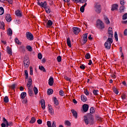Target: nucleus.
Here are the masks:
<instances>
[{"instance_id":"nucleus-40","label":"nucleus","mask_w":127,"mask_h":127,"mask_svg":"<svg viewBox=\"0 0 127 127\" xmlns=\"http://www.w3.org/2000/svg\"><path fill=\"white\" fill-rule=\"evenodd\" d=\"M15 42L17 44H18V45H20L21 44V43H19V40H18L17 38H15Z\"/></svg>"},{"instance_id":"nucleus-19","label":"nucleus","mask_w":127,"mask_h":127,"mask_svg":"<svg viewBox=\"0 0 127 127\" xmlns=\"http://www.w3.org/2000/svg\"><path fill=\"white\" fill-rule=\"evenodd\" d=\"M44 8L45 9L46 12L47 13H50V8L47 5L44 6Z\"/></svg>"},{"instance_id":"nucleus-2","label":"nucleus","mask_w":127,"mask_h":127,"mask_svg":"<svg viewBox=\"0 0 127 127\" xmlns=\"http://www.w3.org/2000/svg\"><path fill=\"white\" fill-rule=\"evenodd\" d=\"M113 38H108L104 44L106 49H108V50L111 49V44L113 43Z\"/></svg>"},{"instance_id":"nucleus-54","label":"nucleus","mask_w":127,"mask_h":127,"mask_svg":"<svg viewBox=\"0 0 127 127\" xmlns=\"http://www.w3.org/2000/svg\"><path fill=\"white\" fill-rule=\"evenodd\" d=\"M84 93L86 96H89V95L90 94V93L89 92V91H88L87 89H85V90H84Z\"/></svg>"},{"instance_id":"nucleus-45","label":"nucleus","mask_w":127,"mask_h":127,"mask_svg":"<svg viewBox=\"0 0 127 127\" xmlns=\"http://www.w3.org/2000/svg\"><path fill=\"white\" fill-rule=\"evenodd\" d=\"M24 73H25V76H26L25 79H28V72L27 71V70H25L24 71Z\"/></svg>"},{"instance_id":"nucleus-48","label":"nucleus","mask_w":127,"mask_h":127,"mask_svg":"<svg viewBox=\"0 0 127 127\" xmlns=\"http://www.w3.org/2000/svg\"><path fill=\"white\" fill-rule=\"evenodd\" d=\"M122 19H123V20H126V19H127V13L123 15Z\"/></svg>"},{"instance_id":"nucleus-49","label":"nucleus","mask_w":127,"mask_h":127,"mask_svg":"<svg viewBox=\"0 0 127 127\" xmlns=\"http://www.w3.org/2000/svg\"><path fill=\"white\" fill-rule=\"evenodd\" d=\"M65 125L68 126V127H70V126H71V123H70L69 121H65Z\"/></svg>"},{"instance_id":"nucleus-41","label":"nucleus","mask_w":127,"mask_h":127,"mask_svg":"<svg viewBox=\"0 0 127 127\" xmlns=\"http://www.w3.org/2000/svg\"><path fill=\"white\" fill-rule=\"evenodd\" d=\"M20 49L22 52H25V47H24V46H21Z\"/></svg>"},{"instance_id":"nucleus-55","label":"nucleus","mask_w":127,"mask_h":127,"mask_svg":"<svg viewBox=\"0 0 127 127\" xmlns=\"http://www.w3.org/2000/svg\"><path fill=\"white\" fill-rule=\"evenodd\" d=\"M52 124H51V122H50V121L47 122V126L48 127H52Z\"/></svg>"},{"instance_id":"nucleus-53","label":"nucleus","mask_w":127,"mask_h":127,"mask_svg":"<svg viewBox=\"0 0 127 127\" xmlns=\"http://www.w3.org/2000/svg\"><path fill=\"white\" fill-rule=\"evenodd\" d=\"M121 98L123 100H126V98H127V95L125 94H122V95L121 96Z\"/></svg>"},{"instance_id":"nucleus-52","label":"nucleus","mask_w":127,"mask_h":127,"mask_svg":"<svg viewBox=\"0 0 127 127\" xmlns=\"http://www.w3.org/2000/svg\"><path fill=\"white\" fill-rule=\"evenodd\" d=\"M90 54L87 53L85 55V59H90Z\"/></svg>"},{"instance_id":"nucleus-5","label":"nucleus","mask_w":127,"mask_h":127,"mask_svg":"<svg viewBox=\"0 0 127 127\" xmlns=\"http://www.w3.org/2000/svg\"><path fill=\"white\" fill-rule=\"evenodd\" d=\"M23 64H24V67H25V68H28V67L29 66L30 63H29V59L27 57H26L24 58Z\"/></svg>"},{"instance_id":"nucleus-9","label":"nucleus","mask_w":127,"mask_h":127,"mask_svg":"<svg viewBox=\"0 0 127 127\" xmlns=\"http://www.w3.org/2000/svg\"><path fill=\"white\" fill-rule=\"evenodd\" d=\"M72 31L75 35H77V34H78L79 32H80V28L78 27H73Z\"/></svg>"},{"instance_id":"nucleus-27","label":"nucleus","mask_w":127,"mask_h":127,"mask_svg":"<svg viewBox=\"0 0 127 127\" xmlns=\"http://www.w3.org/2000/svg\"><path fill=\"white\" fill-rule=\"evenodd\" d=\"M66 42H67V44L68 46L69 47H71V40H70L69 37L67 38V39L66 40Z\"/></svg>"},{"instance_id":"nucleus-6","label":"nucleus","mask_w":127,"mask_h":127,"mask_svg":"<svg viewBox=\"0 0 127 127\" xmlns=\"http://www.w3.org/2000/svg\"><path fill=\"white\" fill-rule=\"evenodd\" d=\"M26 37L28 40H30V41L33 40V35H32V34L29 32H27L26 33Z\"/></svg>"},{"instance_id":"nucleus-59","label":"nucleus","mask_w":127,"mask_h":127,"mask_svg":"<svg viewBox=\"0 0 127 127\" xmlns=\"http://www.w3.org/2000/svg\"><path fill=\"white\" fill-rule=\"evenodd\" d=\"M60 96H62L63 97V96H64V91H63V90H61L60 91Z\"/></svg>"},{"instance_id":"nucleus-16","label":"nucleus","mask_w":127,"mask_h":127,"mask_svg":"<svg viewBox=\"0 0 127 127\" xmlns=\"http://www.w3.org/2000/svg\"><path fill=\"white\" fill-rule=\"evenodd\" d=\"M87 5V3H85L80 8V10L81 12H84L85 11V7Z\"/></svg>"},{"instance_id":"nucleus-35","label":"nucleus","mask_w":127,"mask_h":127,"mask_svg":"<svg viewBox=\"0 0 127 127\" xmlns=\"http://www.w3.org/2000/svg\"><path fill=\"white\" fill-rule=\"evenodd\" d=\"M39 69H40L41 71H43V72H46V70L45 69V68H44L43 66H39Z\"/></svg>"},{"instance_id":"nucleus-1","label":"nucleus","mask_w":127,"mask_h":127,"mask_svg":"<svg viewBox=\"0 0 127 127\" xmlns=\"http://www.w3.org/2000/svg\"><path fill=\"white\" fill-rule=\"evenodd\" d=\"M84 119L85 125H94V118H93V115L90 113H88L87 115L84 116Z\"/></svg>"},{"instance_id":"nucleus-21","label":"nucleus","mask_w":127,"mask_h":127,"mask_svg":"<svg viewBox=\"0 0 127 127\" xmlns=\"http://www.w3.org/2000/svg\"><path fill=\"white\" fill-rule=\"evenodd\" d=\"M6 50L8 55H11V54H12V52H11V50H10V48L9 46L6 47Z\"/></svg>"},{"instance_id":"nucleus-3","label":"nucleus","mask_w":127,"mask_h":127,"mask_svg":"<svg viewBox=\"0 0 127 127\" xmlns=\"http://www.w3.org/2000/svg\"><path fill=\"white\" fill-rule=\"evenodd\" d=\"M95 10L97 13H101V12L102 11V6L100 5V4H95Z\"/></svg>"},{"instance_id":"nucleus-39","label":"nucleus","mask_w":127,"mask_h":127,"mask_svg":"<svg viewBox=\"0 0 127 127\" xmlns=\"http://www.w3.org/2000/svg\"><path fill=\"white\" fill-rule=\"evenodd\" d=\"M114 37L115 38V40L116 41H119V38H118V33H117V32H115Z\"/></svg>"},{"instance_id":"nucleus-62","label":"nucleus","mask_w":127,"mask_h":127,"mask_svg":"<svg viewBox=\"0 0 127 127\" xmlns=\"http://www.w3.org/2000/svg\"><path fill=\"white\" fill-rule=\"evenodd\" d=\"M52 127H56V122L55 121L53 122Z\"/></svg>"},{"instance_id":"nucleus-15","label":"nucleus","mask_w":127,"mask_h":127,"mask_svg":"<svg viewBox=\"0 0 127 127\" xmlns=\"http://www.w3.org/2000/svg\"><path fill=\"white\" fill-rule=\"evenodd\" d=\"M42 109L43 110H45V100L42 99L40 101Z\"/></svg>"},{"instance_id":"nucleus-31","label":"nucleus","mask_w":127,"mask_h":127,"mask_svg":"<svg viewBox=\"0 0 127 127\" xmlns=\"http://www.w3.org/2000/svg\"><path fill=\"white\" fill-rule=\"evenodd\" d=\"M53 89H48V91H47V94L48 95H52V93H53Z\"/></svg>"},{"instance_id":"nucleus-47","label":"nucleus","mask_w":127,"mask_h":127,"mask_svg":"<svg viewBox=\"0 0 127 127\" xmlns=\"http://www.w3.org/2000/svg\"><path fill=\"white\" fill-rule=\"evenodd\" d=\"M57 60L58 62H61V61H62V58L61 56H59L57 58Z\"/></svg>"},{"instance_id":"nucleus-25","label":"nucleus","mask_w":127,"mask_h":127,"mask_svg":"<svg viewBox=\"0 0 127 127\" xmlns=\"http://www.w3.org/2000/svg\"><path fill=\"white\" fill-rule=\"evenodd\" d=\"M7 35L9 36H11L12 35V30L11 28H8L7 30Z\"/></svg>"},{"instance_id":"nucleus-22","label":"nucleus","mask_w":127,"mask_h":127,"mask_svg":"<svg viewBox=\"0 0 127 127\" xmlns=\"http://www.w3.org/2000/svg\"><path fill=\"white\" fill-rule=\"evenodd\" d=\"M28 94L30 97H32L34 95L33 94V91H32V89H30V88H28Z\"/></svg>"},{"instance_id":"nucleus-51","label":"nucleus","mask_w":127,"mask_h":127,"mask_svg":"<svg viewBox=\"0 0 127 127\" xmlns=\"http://www.w3.org/2000/svg\"><path fill=\"white\" fill-rule=\"evenodd\" d=\"M30 75L32 76V75H33V70L32 69V67L31 66L30 67Z\"/></svg>"},{"instance_id":"nucleus-11","label":"nucleus","mask_w":127,"mask_h":127,"mask_svg":"<svg viewBox=\"0 0 127 127\" xmlns=\"http://www.w3.org/2000/svg\"><path fill=\"white\" fill-rule=\"evenodd\" d=\"M5 19L7 22H10V21L12 20L11 16L9 14H6L5 15Z\"/></svg>"},{"instance_id":"nucleus-60","label":"nucleus","mask_w":127,"mask_h":127,"mask_svg":"<svg viewBox=\"0 0 127 127\" xmlns=\"http://www.w3.org/2000/svg\"><path fill=\"white\" fill-rule=\"evenodd\" d=\"M80 69H82V70H84V69H85L86 67H85V65L81 64L80 66Z\"/></svg>"},{"instance_id":"nucleus-57","label":"nucleus","mask_w":127,"mask_h":127,"mask_svg":"<svg viewBox=\"0 0 127 127\" xmlns=\"http://www.w3.org/2000/svg\"><path fill=\"white\" fill-rule=\"evenodd\" d=\"M38 59H42V54H41V53L38 54Z\"/></svg>"},{"instance_id":"nucleus-26","label":"nucleus","mask_w":127,"mask_h":127,"mask_svg":"<svg viewBox=\"0 0 127 127\" xmlns=\"http://www.w3.org/2000/svg\"><path fill=\"white\" fill-rule=\"evenodd\" d=\"M53 99L55 105H56V106H58L59 105V103L58 102V100H57V98L55 97H53Z\"/></svg>"},{"instance_id":"nucleus-56","label":"nucleus","mask_w":127,"mask_h":127,"mask_svg":"<svg viewBox=\"0 0 127 127\" xmlns=\"http://www.w3.org/2000/svg\"><path fill=\"white\" fill-rule=\"evenodd\" d=\"M87 0H79V2H81V3H87Z\"/></svg>"},{"instance_id":"nucleus-24","label":"nucleus","mask_w":127,"mask_h":127,"mask_svg":"<svg viewBox=\"0 0 127 127\" xmlns=\"http://www.w3.org/2000/svg\"><path fill=\"white\" fill-rule=\"evenodd\" d=\"M0 29H4V22L0 21Z\"/></svg>"},{"instance_id":"nucleus-28","label":"nucleus","mask_w":127,"mask_h":127,"mask_svg":"<svg viewBox=\"0 0 127 127\" xmlns=\"http://www.w3.org/2000/svg\"><path fill=\"white\" fill-rule=\"evenodd\" d=\"M35 122H36V119L35 118V117H32V118L30 121V124H34V123H35Z\"/></svg>"},{"instance_id":"nucleus-10","label":"nucleus","mask_w":127,"mask_h":127,"mask_svg":"<svg viewBox=\"0 0 127 127\" xmlns=\"http://www.w3.org/2000/svg\"><path fill=\"white\" fill-rule=\"evenodd\" d=\"M82 109L84 113L88 112V110H89V105L88 104H84L82 106Z\"/></svg>"},{"instance_id":"nucleus-44","label":"nucleus","mask_w":127,"mask_h":127,"mask_svg":"<svg viewBox=\"0 0 127 127\" xmlns=\"http://www.w3.org/2000/svg\"><path fill=\"white\" fill-rule=\"evenodd\" d=\"M8 97L5 96L4 98V103H8Z\"/></svg>"},{"instance_id":"nucleus-7","label":"nucleus","mask_w":127,"mask_h":127,"mask_svg":"<svg viewBox=\"0 0 127 127\" xmlns=\"http://www.w3.org/2000/svg\"><path fill=\"white\" fill-rule=\"evenodd\" d=\"M83 44H86L88 41V33L83 34Z\"/></svg>"},{"instance_id":"nucleus-42","label":"nucleus","mask_w":127,"mask_h":127,"mask_svg":"<svg viewBox=\"0 0 127 127\" xmlns=\"http://www.w3.org/2000/svg\"><path fill=\"white\" fill-rule=\"evenodd\" d=\"M95 113V109H94V107H91L90 109V114H94Z\"/></svg>"},{"instance_id":"nucleus-63","label":"nucleus","mask_w":127,"mask_h":127,"mask_svg":"<svg viewBox=\"0 0 127 127\" xmlns=\"http://www.w3.org/2000/svg\"><path fill=\"white\" fill-rule=\"evenodd\" d=\"M22 103L23 104H27V99H25L23 100Z\"/></svg>"},{"instance_id":"nucleus-17","label":"nucleus","mask_w":127,"mask_h":127,"mask_svg":"<svg viewBox=\"0 0 127 127\" xmlns=\"http://www.w3.org/2000/svg\"><path fill=\"white\" fill-rule=\"evenodd\" d=\"M81 100L82 101V102H84L85 103V102H87L88 101V99H87V97L85 95H81Z\"/></svg>"},{"instance_id":"nucleus-32","label":"nucleus","mask_w":127,"mask_h":127,"mask_svg":"<svg viewBox=\"0 0 127 127\" xmlns=\"http://www.w3.org/2000/svg\"><path fill=\"white\" fill-rule=\"evenodd\" d=\"M26 49H27L28 51L31 52L32 51V47L31 46L28 45L26 47Z\"/></svg>"},{"instance_id":"nucleus-20","label":"nucleus","mask_w":127,"mask_h":127,"mask_svg":"<svg viewBox=\"0 0 127 127\" xmlns=\"http://www.w3.org/2000/svg\"><path fill=\"white\" fill-rule=\"evenodd\" d=\"M32 85V80H28V82L27 84V86L28 88H30L31 86Z\"/></svg>"},{"instance_id":"nucleus-43","label":"nucleus","mask_w":127,"mask_h":127,"mask_svg":"<svg viewBox=\"0 0 127 127\" xmlns=\"http://www.w3.org/2000/svg\"><path fill=\"white\" fill-rule=\"evenodd\" d=\"M109 38H113V32H108Z\"/></svg>"},{"instance_id":"nucleus-12","label":"nucleus","mask_w":127,"mask_h":127,"mask_svg":"<svg viewBox=\"0 0 127 127\" xmlns=\"http://www.w3.org/2000/svg\"><path fill=\"white\" fill-rule=\"evenodd\" d=\"M118 8H119V4H113L112 6L111 10L112 11H114V10H116L118 9Z\"/></svg>"},{"instance_id":"nucleus-8","label":"nucleus","mask_w":127,"mask_h":127,"mask_svg":"<svg viewBox=\"0 0 127 127\" xmlns=\"http://www.w3.org/2000/svg\"><path fill=\"white\" fill-rule=\"evenodd\" d=\"M37 4L38 5H39L41 7H44L46 5H47V2L45 1L44 2H41L40 1H39L37 2Z\"/></svg>"},{"instance_id":"nucleus-61","label":"nucleus","mask_w":127,"mask_h":127,"mask_svg":"<svg viewBox=\"0 0 127 127\" xmlns=\"http://www.w3.org/2000/svg\"><path fill=\"white\" fill-rule=\"evenodd\" d=\"M37 123L38 125H41V124H42V120H41V119H39L37 120Z\"/></svg>"},{"instance_id":"nucleus-23","label":"nucleus","mask_w":127,"mask_h":127,"mask_svg":"<svg viewBox=\"0 0 127 127\" xmlns=\"http://www.w3.org/2000/svg\"><path fill=\"white\" fill-rule=\"evenodd\" d=\"M49 113H50L51 114V115H53V108H52V106H49Z\"/></svg>"},{"instance_id":"nucleus-34","label":"nucleus","mask_w":127,"mask_h":127,"mask_svg":"<svg viewBox=\"0 0 127 127\" xmlns=\"http://www.w3.org/2000/svg\"><path fill=\"white\" fill-rule=\"evenodd\" d=\"M33 91L34 92L35 95L38 94V89L36 87L34 86L33 88Z\"/></svg>"},{"instance_id":"nucleus-36","label":"nucleus","mask_w":127,"mask_h":127,"mask_svg":"<svg viewBox=\"0 0 127 127\" xmlns=\"http://www.w3.org/2000/svg\"><path fill=\"white\" fill-rule=\"evenodd\" d=\"M104 19L105 20V23L106 24H110V20H109V18H108L107 17H105Z\"/></svg>"},{"instance_id":"nucleus-58","label":"nucleus","mask_w":127,"mask_h":127,"mask_svg":"<svg viewBox=\"0 0 127 127\" xmlns=\"http://www.w3.org/2000/svg\"><path fill=\"white\" fill-rule=\"evenodd\" d=\"M64 78L65 80H66V81H70V80H71V78L68 77V76H64Z\"/></svg>"},{"instance_id":"nucleus-64","label":"nucleus","mask_w":127,"mask_h":127,"mask_svg":"<svg viewBox=\"0 0 127 127\" xmlns=\"http://www.w3.org/2000/svg\"><path fill=\"white\" fill-rule=\"evenodd\" d=\"M124 35L126 36H127V29H126L124 31Z\"/></svg>"},{"instance_id":"nucleus-46","label":"nucleus","mask_w":127,"mask_h":127,"mask_svg":"<svg viewBox=\"0 0 127 127\" xmlns=\"http://www.w3.org/2000/svg\"><path fill=\"white\" fill-rule=\"evenodd\" d=\"M93 93L94 95H95V96H97V95H98V93H99V90H94L93 91Z\"/></svg>"},{"instance_id":"nucleus-50","label":"nucleus","mask_w":127,"mask_h":127,"mask_svg":"<svg viewBox=\"0 0 127 127\" xmlns=\"http://www.w3.org/2000/svg\"><path fill=\"white\" fill-rule=\"evenodd\" d=\"M120 4L122 6H124L126 4V2H125V0H120Z\"/></svg>"},{"instance_id":"nucleus-14","label":"nucleus","mask_w":127,"mask_h":127,"mask_svg":"<svg viewBox=\"0 0 127 127\" xmlns=\"http://www.w3.org/2000/svg\"><path fill=\"white\" fill-rule=\"evenodd\" d=\"M54 83V79L52 77H50L49 79V86H53Z\"/></svg>"},{"instance_id":"nucleus-30","label":"nucleus","mask_w":127,"mask_h":127,"mask_svg":"<svg viewBox=\"0 0 127 127\" xmlns=\"http://www.w3.org/2000/svg\"><path fill=\"white\" fill-rule=\"evenodd\" d=\"M21 98L24 99L26 97V92H22L20 95Z\"/></svg>"},{"instance_id":"nucleus-29","label":"nucleus","mask_w":127,"mask_h":127,"mask_svg":"<svg viewBox=\"0 0 127 127\" xmlns=\"http://www.w3.org/2000/svg\"><path fill=\"white\" fill-rule=\"evenodd\" d=\"M126 8V7L125 6H121L119 9L120 12H124L125 11V9Z\"/></svg>"},{"instance_id":"nucleus-37","label":"nucleus","mask_w":127,"mask_h":127,"mask_svg":"<svg viewBox=\"0 0 127 127\" xmlns=\"http://www.w3.org/2000/svg\"><path fill=\"white\" fill-rule=\"evenodd\" d=\"M113 91L114 93L116 94V95H118V94H119V90L116 88V87H114Z\"/></svg>"},{"instance_id":"nucleus-38","label":"nucleus","mask_w":127,"mask_h":127,"mask_svg":"<svg viewBox=\"0 0 127 127\" xmlns=\"http://www.w3.org/2000/svg\"><path fill=\"white\" fill-rule=\"evenodd\" d=\"M52 24H53V22H52V21H51L50 20L48 21V22H47V26H51V25H52Z\"/></svg>"},{"instance_id":"nucleus-33","label":"nucleus","mask_w":127,"mask_h":127,"mask_svg":"<svg viewBox=\"0 0 127 127\" xmlns=\"http://www.w3.org/2000/svg\"><path fill=\"white\" fill-rule=\"evenodd\" d=\"M4 12V9H3V7H0V15H2Z\"/></svg>"},{"instance_id":"nucleus-4","label":"nucleus","mask_w":127,"mask_h":127,"mask_svg":"<svg viewBox=\"0 0 127 127\" xmlns=\"http://www.w3.org/2000/svg\"><path fill=\"white\" fill-rule=\"evenodd\" d=\"M96 25L98 26V28H100V29H103V28H105L104 23L100 20H98Z\"/></svg>"},{"instance_id":"nucleus-13","label":"nucleus","mask_w":127,"mask_h":127,"mask_svg":"<svg viewBox=\"0 0 127 127\" xmlns=\"http://www.w3.org/2000/svg\"><path fill=\"white\" fill-rule=\"evenodd\" d=\"M71 112L72 113L74 118H75V119H77L78 116V113H77V112L74 109H71Z\"/></svg>"},{"instance_id":"nucleus-18","label":"nucleus","mask_w":127,"mask_h":127,"mask_svg":"<svg viewBox=\"0 0 127 127\" xmlns=\"http://www.w3.org/2000/svg\"><path fill=\"white\" fill-rule=\"evenodd\" d=\"M15 13L17 16H19V17H21V16H22V14H21V12L19 10L16 11Z\"/></svg>"}]
</instances>
